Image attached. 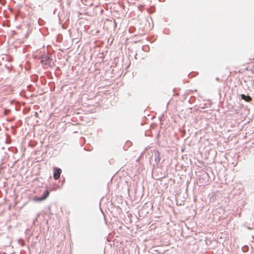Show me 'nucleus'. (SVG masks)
<instances>
[{"label": "nucleus", "mask_w": 254, "mask_h": 254, "mask_svg": "<svg viewBox=\"0 0 254 254\" xmlns=\"http://www.w3.org/2000/svg\"><path fill=\"white\" fill-rule=\"evenodd\" d=\"M62 173V170L59 168H55L54 169V178L55 180H58L60 178V175Z\"/></svg>", "instance_id": "obj_2"}, {"label": "nucleus", "mask_w": 254, "mask_h": 254, "mask_svg": "<svg viewBox=\"0 0 254 254\" xmlns=\"http://www.w3.org/2000/svg\"><path fill=\"white\" fill-rule=\"evenodd\" d=\"M241 96L242 99L245 100L247 102H250L252 100V98L249 96H246L244 94H241Z\"/></svg>", "instance_id": "obj_3"}, {"label": "nucleus", "mask_w": 254, "mask_h": 254, "mask_svg": "<svg viewBox=\"0 0 254 254\" xmlns=\"http://www.w3.org/2000/svg\"><path fill=\"white\" fill-rule=\"evenodd\" d=\"M33 200L34 201H41L43 200V199L42 197H38L37 196H35L33 198Z\"/></svg>", "instance_id": "obj_5"}, {"label": "nucleus", "mask_w": 254, "mask_h": 254, "mask_svg": "<svg viewBox=\"0 0 254 254\" xmlns=\"http://www.w3.org/2000/svg\"><path fill=\"white\" fill-rule=\"evenodd\" d=\"M51 59L50 58H49V56L46 55V56H43L42 58H41V62L42 64H44V65H49L51 63Z\"/></svg>", "instance_id": "obj_1"}, {"label": "nucleus", "mask_w": 254, "mask_h": 254, "mask_svg": "<svg viewBox=\"0 0 254 254\" xmlns=\"http://www.w3.org/2000/svg\"><path fill=\"white\" fill-rule=\"evenodd\" d=\"M49 192L48 190H46V191H44V192L43 193V196H42V198L43 199V200H45L46 199L48 196H49Z\"/></svg>", "instance_id": "obj_4"}]
</instances>
